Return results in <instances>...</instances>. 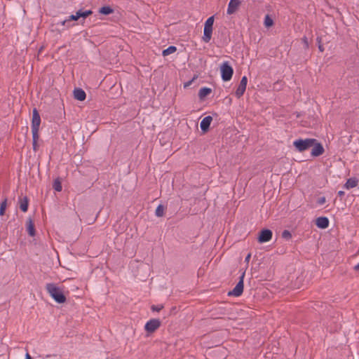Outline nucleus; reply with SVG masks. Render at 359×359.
<instances>
[{"instance_id":"nucleus-17","label":"nucleus","mask_w":359,"mask_h":359,"mask_svg":"<svg viewBox=\"0 0 359 359\" xmlns=\"http://www.w3.org/2000/svg\"><path fill=\"white\" fill-rule=\"evenodd\" d=\"M358 180L355 177H351L347 180L346 182L344 185V187L349 189L351 188H354L358 186Z\"/></svg>"},{"instance_id":"nucleus-37","label":"nucleus","mask_w":359,"mask_h":359,"mask_svg":"<svg viewBox=\"0 0 359 359\" xmlns=\"http://www.w3.org/2000/svg\"><path fill=\"white\" fill-rule=\"evenodd\" d=\"M355 271H359V263L353 267Z\"/></svg>"},{"instance_id":"nucleus-19","label":"nucleus","mask_w":359,"mask_h":359,"mask_svg":"<svg viewBox=\"0 0 359 359\" xmlns=\"http://www.w3.org/2000/svg\"><path fill=\"white\" fill-rule=\"evenodd\" d=\"M20 208L23 212H26L29 207V199L27 196L20 198Z\"/></svg>"},{"instance_id":"nucleus-35","label":"nucleus","mask_w":359,"mask_h":359,"mask_svg":"<svg viewBox=\"0 0 359 359\" xmlns=\"http://www.w3.org/2000/svg\"><path fill=\"white\" fill-rule=\"evenodd\" d=\"M318 49L320 52L323 53L324 51V47L323 44H318Z\"/></svg>"},{"instance_id":"nucleus-24","label":"nucleus","mask_w":359,"mask_h":359,"mask_svg":"<svg viewBox=\"0 0 359 359\" xmlns=\"http://www.w3.org/2000/svg\"><path fill=\"white\" fill-rule=\"evenodd\" d=\"M164 210H165L164 205H163L161 204L158 205L155 211L156 216L158 217H163L164 215Z\"/></svg>"},{"instance_id":"nucleus-2","label":"nucleus","mask_w":359,"mask_h":359,"mask_svg":"<svg viewBox=\"0 0 359 359\" xmlns=\"http://www.w3.org/2000/svg\"><path fill=\"white\" fill-rule=\"evenodd\" d=\"M315 142L314 138H299L293 142V146L297 151L304 152L311 148Z\"/></svg>"},{"instance_id":"nucleus-33","label":"nucleus","mask_w":359,"mask_h":359,"mask_svg":"<svg viewBox=\"0 0 359 359\" xmlns=\"http://www.w3.org/2000/svg\"><path fill=\"white\" fill-rule=\"evenodd\" d=\"M302 41L304 43V48H309V42H308V39L306 36H304L303 39H302Z\"/></svg>"},{"instance_id":"nucleus-16","label":"nucleus","mask_w":359,"mask_h":359,"mask_svg":"<svg viewBox=\"0 0 359 359\" xmlns=\"http://www.w3.org/2000/svg\"><path fill=\"white\" fill-rule=\"evenodd\" d=\"M27 231L30 236H34L36 234V229L34 224L31 217H29L26 224Z\"/></svg>"},{"instance_id":"nucleus-8","label":"nucleus","mask_w":359,"mask_h":359,"mask_svg":"<svg viewBox=\"0 0 359 359\" xmlns=\"http://www.w3.org/2000/svg\"><path fill=\"white\" fill-rule=\"evenodd\" d=\"M273 236V232L269 229H262L258 234L257 241L259 243H264L269 242Z\"/></svg>"},{"instance_id":"nucleus-36","label":"nucleus","mask_w":359,"mask_h":359,"mask_svg":"<svg viewBox=\"0 0 359 359\" xmlns=\"http://www.w3.org/2000/svg\"><path fill=\"white\" fill-rule=\"evenodd\" d=\"M337 194H338L339 196L341 197V196H344L345 193L343 191H339Z\"/></svg>"},{"instance_id":"nucleus-13","label":"nucleus","mask_w":359,"mask_h":359,"mask_svg":"<svg viewBox=\"0 0 359 359\" xmlns=\"http://www.w3.org/2000/svg\"><path fill=\"white\" fill-rule=\"evenodd\" d=\"M316 225L319 229H325L329 226V219L326 217H319L316 219Z\"/></svg>"},{"instance_id":"nucleus-18","label":"nucleus","mask_w":359,"mask_h":359,"mask_svg":"<svg viewBox=\"0 0 359 359\" xmlns=\"http://www.w3.org/2000/svg\"><path fill=\"white\" fill-rule=\"evenodd\" d=\"M212 93V89L208 87L201 88L198 92V97L201 100H203L208 95Z\"/></svg>"},{"instance_id":"nucleus-6","label":"nucleus","mask_w":359,"mask_h":359,"mask_svg":"<svg viewBox=\"0 0 359 359\" xmlns=\"http://www.w3.org/2000/svg\"><path fill=\"white\" fill-rule=\"evenodd\" d=\"M161 325V322L158 318H152L147 321L144 325V330L148 334L154 333Z\"/></svg>"},{"instance_id":"nucleus-32","label":"nucleus","mask_w":359,"mask_h":359,"mask_svg":"<svg viewBox=\"0 0 359 359\" xmlns=\"http://www.w3.org/2000/svg\"><path fill=\"white\" fill-rule=\"evenodd\" d=\"M325 202H326V198L324 196L319 198L317 201V203L318 205H323Z\"/></svg>"},{"instance_id":"nucleus-39","label":"nucleus","mask_w":359,"mask_h":359,"mask_svg":"<svg viewBox=\"0 0 359 359\" xmlns=\"http://www.w3.org/2000/svg\"><path fill=\"white\" fill-rule=\"evenodd\" d=\"M25 359H32V358L28 353H27L25 355Z\"/></svg>"},{"instance_id":"nucleus-1","label":"nucleus","mask_w":359,"mask_h":359,"mask_svg":"<svg viewBox=\"0 0 359 359\" xmlns=\"http://www.w3.org/2000/svg\"><path fill=\"white\" fill-rule=\"evenodd\" d=\"M46 289L50 296L58 304H63L67 301L65 294L61 288L54 283H47Z\"/></svg>"},{"instance_id":"nucleus-38","label":"nucleus","mask_w":359,"mask_h":359,"mask_svg":"<svg viewBox=\"0 0 359 359\" xmlns=\"http://www.w3.org/2000/svg\"><path fill=\"white\" fill-rule=\"evenodd\" d=\"M316 41L318 42V44H322L321 43V37L318 36L317 39H316Z\"/></svg>"},{"instance_id":"nucleus-22","label":"nucleus","mask_w":359,"mask_h":359,"mask_svg":"<svg viewBox=\"0 0 359 359\" xmlns=\"http://www.w3.org/2000/svg\"><path fill=\"white\" fill-rule=\"evenodd\" d=\"M53 188L56 191H58V192L62 191V183H61V180L60 178H56L54 180L53 184Z\"/></svg>"},{"instance_id":"nucleus-15","label":"nucleus","mask_w":359,"mask_h":359,"mask_svg":"<svg viewBox=\"0 0 359 359\" xmlns=\"http://www.w3.org/2000/svg\"><path fill=\"white\" fill-rule=\"evenodd\" d=\"M93 11L92 10H86L84 11L83 8H81L79 9V11H77V15L79 17V19L80 18H82V20L81 22V25H83L84 22H85V20L90 15H91L93 14Z\"/></svg>"},{"instance_id":"nucleus-29","label":"nucleus","mask_w":359,"mask_h":359,"mask_svg":"<svg viewBox=\"0 0 359 359\" xmlns=\"http://www.w3.org/2000/svg\"><path fill=\"white\" fill-rule=\"evenodd\" d=\"M163 309V304H159V305H152L151 306V310L152 311H156V312H159L160 311H161L162 309Z\"/></svg>"},{"instance_id":"nucleus-23","label":"nucleus","mask_w":359,"mask_h":359,"mask_svg":"<svg viewBox=\"0 0 359 359\" xmlns=\"http://www.w3.org/2000/svg\"><path fill=\"white\" fill-rule=\"evenodd\" d=\"M39 138V133H32V146H33V150L36 151L38 149V144L37 141Z\"/></svg>"},{"instance_id":"nucleus-14","label":"nucleus","mask_w":359,"mask_h":359,"mask_svg":"<svg viewBox=\"0 0 359 359\" xmlns=\"http://www.w3.org/2000/svg\"><path fill=\"white\" fill-rule=\"evenodd\" d=\"M73 94L74 99L79 101H83L86 100V94L82 88H75L73 91Z\"/></svg>"},{"instance_id":"nucleus-26","label":"nucleus","mask_w":359,"mask_h":359,"mask_svg":"<svg viewBox=\"0 0 359 359\" xmlns=\"http://www.w3.org/2000/svg\"><path fill=\"white\" fill-rule=\"evenodd\" d=\"M264 26L267 28L271 27L273 25V19L269 16V15H266L264 18Z\"/></svg>"},{"instance_id":"nucleus-27","label":"nucleus","mask_w":359,"mask_h":359,"mask_svg":"<svg viewBox=\"0 0 359 359\" xmlns=\"http://www.w3.org/2000/svg\"><path fill=\"white\" fill-rule=\"evenodd\" d=\"M281 237L285 240H290L292 238V233L288 230H284L282 232Z\"/></svg>"},{"instance_id":"nucleus-7","label":"nucleus","mask_w":359,"mask_h":359,"mask_svg":"<svg viewBox=\"0 0 359 359\" xmlns=\"http://www.w3.org/2000/svg\"><path fill=\"white\" fill-rule=\"evenodd\" d=\"M41 124V117L38 110L34 108L32 112V133H39V126Z\"/></svg>"},{"instance_id":"nucleus-12","label":"nucleus","mask_w":359,"mask_h":359,"mask_svg":"<svg viewBox=\"0 0 359 359\" xmlns=\"http://www.w3.org/2000/svg\"><path fill=\"white\" fill-rule=\"evenodd\" d=\"M212 121V117L211 116H207L202 119L200 123V127L203 133H205L209 130Z\"/></svg>"},{"instance_id":"nucleus-5","label":"nucleus","mask_w":359,"mask_h":359,"mask_svg":"<svg viewBox=\"0 0 359 359\" xmlns=\"http://www.w3.org/2000/svg\"><path fill=\"white\" fill-rule=\"evenodd\" d=\"M245 272H243L239 277V281L235 287L228 292V296L240 297L243 292L244 288V277Z\"/></svg>"},{"instance_id":"nucleus-4","label":"nucleus","mask_w":359,"mask_h":359,"mask_svg":"<svg viewBox=\"0 0 359 359\" xmlns=\"http://www.w3.org/2000/svg\"><path fill=\"white\" fill-rule=\"evenodd\" d=\"M220 72L222 79L224 81H229L231 79L233 74V69L229 62H224L220 66Z\"/></svg>"},{"instance_id":"nucleus-3","label":"nucleus","mask_w":359,"mask_h":359,"mask_svg":"<svg viewBox=\"0 0 359 359\" xmlns=\"http://www.w3.org/2000/svg\"><path fill=\"white\" fill-rule=\"evenodd\" d=\"M214 20L215 18L212 15L209 17L205 22L203 41L205 43H208L212 38Z\"/></svg>"},{"instance_id":"nucleus-21","label":"nucleus","mask_w":359,"mask_h":359,"mask_svg":"<svg viewBox=\"0 0 359 359\" xmlns=\"http://www.w3.org/2000/svg\"><path fill=\"white\" fill-rule=\"evenodd\" d=\"M176 50H177L176 46H170L168 48H167L166 49H164L163 50L162 55L163 56H167V55H169L170 54L174 53L175 52H176Z\"/></svg>"},{"instance_id":"nucleus-31","label":"nucleus","mask_w":359,"mask_h":359,"mask_svg":"<svg viewBox=\"0 0 359 359\" xmlns=\"http://www.w3.org/2000/svg\"><path fill=\"white\" fill-rule=\"evenodd\" d=\"M197 77H198V76H194L191 80H190V81H187V82L184 83V88H187V87H189V86H191V84L192 83V82H193L195 79H197Z\"/></svg>"},{"instance_id":"nucleus-10","label":"nucleus","mask_w":359,"mask_h":359,"mask_svg":"<svg viewBox=\"0 0 359 359\" xmlns=\"http://www.w3.org/2000/svg\"><path fill=\"white\" fill-rule=\"evenodd\" d=\"M247 83H248L247 76H243L240 81V84L235 92V95L238 98H240L241 96L243 95V94L245 91V89H246Z\"/></svg>"},{"instance_id":"nucleus-34","label":"nucleus","mask_w":359,"mask_h":359,"mask_svg":"<svg viewBox=\"0 0 359 359\" xmlns=\"http://www.w3.org/2000/svg\"><path fill=\"white\" fill-rule=\"evenodd\" d=\"M250 258H251V253H248V254L247 255V256L245 257V262H246L247 264H248V263H249V262H250Z\"/></svg>"},{"instance_id":"nucleus-25","label":"nucleus","mask_w":359,"mask_h":359,"mask_svg":"<svg viewBox=\"0 0 359 359\" xmlns=\"http://www.w3.org/2000/svg\"><path fill=\"white\" fill-rule=\"evenodd\" d=\"M7 207V198H5L0 203V216H3L5 214V211Z\"/></svg>"},{"instance_id":"nucleus-30","label":"nucleus","mask_w":359,"mask_h":359,"mask_svg":"<svg viewBox=\"0 0 359 359\" xmlns=\"http://www.w3.org/2000/svg\"><path fill=\"white\" fill-rule=\"evenodd\" d=\"M68 21L70 22V21H77L79 20V17L77 15V11L76 12L75 14H72L70 15L68 18H67Z\"/></svg>"},{"instance_id":"nucleus-9","label":"nucleus","mask_w":359,"mask_h":359,"mask_svg":"<svg viewBox=\"0 0 359 359\" xmlns=\"http://www.w3.org/2000/svg\"><path fill=\"white\" fill-rule=\"evenodd\" d=\"M315 142H316L313 144L311 155L313 157H318L323 154V153L325 152V149L323 144L320 142H319L316 139H315Z\"/></svg>"},{"instance_id":"nucleus-11","label":"nucleus","mask_w":359,"mask_h":359,"mask_svg":"<svg viewBox=\"0 0 359 359\" xmlns=\"http://www.w3.org/2000/svg\"><path fill=\"white\" fill-rule=\"evenodd\" d=\"M241 4V1L240 0H230L227 8V14L232 15L235 13Z\"/></svg>"},{"instance_id":"nucleus-20","label":"nucleus","mask_w":359,"mask_h":359,"mask_svg":"<svg viewBox=\"0 0 359 359\" xmlns=\"http://www.w3.org/2000/svg\"><path fill=\"white\" fill-rule=\"evenodd\" d=\"M98 13L104 15H108L114 13V9L110 6H104L99 8Z\"/></svg>"},{"instance_id":"nucleus-28","label":"nucleus","mask_w":359,"mask_h":359,"mask_svg":"<svg viewBox=\"0 0 359 359\" xmlns=\"http://www.w3.org/2000/svg\"><path fill=\"white\" fill-rule=\"evenodd\" d=\"M57 25H61L62 26H66L67 28H69L74 25V24H70V22L68 21L67 19L62 20L60 22H57Z\"/></svg>"}]
</instances>
